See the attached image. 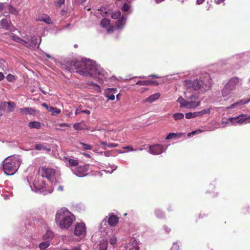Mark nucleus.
<instances>
[{"instance_id":"obj_13","label":"nucleus","mask_w":250,"mask_h":250,"mask_svg":"<svg viewBox=\"0 0 250 250\" xmlns=\"http://www.w3.org/2000/svg\"><path fill=\"white\" fill-rule=\"evenodd\" d=\"M233 90L227 85H225L222 91V96L225 100H227L231 97V94Z\"/></svg>"},{"instance_id":"obj_31","label":"nucleus","mask_w":250,"mask_h":250,"mask_svg":"<svg viewBox=\"0 0 250 250\" xmlns=\"http://www.w3.org/2000/svg\"><path fill=\"white\" fill-rule=\"evenodd\" d=\"M8 13H11L12 14H13V15H18V13H19V12L15 8H14V7H13L12 5H9V7H8Z\"/></svg>"},{"instance_id":"obj_50","label":"nucleus","mask_w":250,"mask_h":250,"mask_svg":"<svg viewBox=\"0 0 250 250\" xmlns=\"http://www.w3.org/2000/svg\"><path fill=\"white\" fill-rule=\"evenodd\" d=\"M118 146L117 144L109 143L107 145V147L109 148L115 147Z\"/></svg>"},{"instance_id":"obj_41","label":"nucleus","mask_w":250,"mask_h":250,"mask_svg":"<svg viewBox=\"0 0 250 250\" xmlns=\"http://www.w3.org/2000/svg\"><path fill=\"white\" fill-rule=\"evenodd\" d=\"M40 20H41L42 21H44L47 23H50V21H51V20H50L49 17L47 15H45L44 17H42L40 19Z\"/></svg>"},{"instance_id":"obj_56","label":"nucleus","mask_w":250,"mask_h":250,"mask_svg":"<svg viewBox=\"0 0 250 250\" xmlns=\"http://www.w3.org/2000/svg\"><path fill=\"white\" fill-rule=\"evenodd\" d=\"M64 250H81L79 247H75L73 248L72 249H65Z\"/></svg>"},{"instance_id":"obj_45","label":"nucleus","mask_w":250,"mask_h":250,"mask_svg":"<svg viewBox=\"0 0 250 250\" xmlns=\"http://www.w3.org/2000/svg\"><path fill=\"white\" fill-rule=\"evenodd\" d=\"M117 242V238L113 236L112 237L110 238L109 240V243L111 245H113L116 243Z\"/></svg>"},{"instance_id":"obj_64","label":"nucleus","mask_w":250,"mask_h":250,"mask_svg":"<svg viewBox=\"0 0 250 250\" xmlns=\"http://www.w3.org/2000/svg\"><path fill=\"white\" fill-rule=\"evenodd\" d=\"M58 190L60 191H62L63 190V187L62 186H60L58 188Z\"/></svg>"},{"instance_id":"obj_60","label":"nucleus","mask_w":250,"mask_h":250,"mask_svg":"<svg viewBox=\"0 0 250 250\" xmlns=\"http://www.w3.org/2000/svg\"><path fill=\"white\" fill-rule=\"evenodd\" d=\"M82 113H85V114H87L88 115L90 114V112L89 110H82L81 111Z\"/></svg>"},{"instance_id":"obj_55","label":"nucleus","mask_w":250,"mask_h":250,"mask_svg":"<svg viewBox=\"0 0 250 250\" xmlns=\"http://www.w3.org/2000/svg\"><path fill=\"white\" fill-rule=\"evenodd\" d=\"M114 30V27H112V26H110L108 28H107V32L108 33H111Z\"/></svg>"},{"instance_id":"obj_28","label":"nucleus","mask_w":250,"mask_h":250,"mask_svg":"<svg viewBox=\"0 0 250 250\" xmlns=\"http://www.w3.org/2000/svg\"><path fill=\"white\" fill-rule=\"evenodd\" d=\"M66 160L68 161L69 166L71 167L77 166L79 164V161L78 160L67 158Z\"/></svg>"},{"instance_id":"obj_33","label":"nucleus","mask_w":250,"mask_h":250,"mask_svg":"<svg viewBox=\"0 0 250 250\" xmlns=\"http://www.w3.org/2000/svg\"><path fill=\"white\" fill-rule=\"evenodd\" d=\"M187 101L185 99L182 98V97H180L177 100V102L180 104L181 107H185V104L187 103Z\"/></svg>"},{"instance_id":"obj_5","label":"nucleus","mask_w":250,"mask_h":250,"mask_svg":"<svg viewBox=\"0 0 250 250\" xmlns=\"http://www.w3.org/2000/svg\"><path fill=\"white\" fill-rule=\"evenodd\" d=\"M55 173V170L49 167H42L39 170V175L42 178H46L51 183H52L54 181Z\"/></svg>"},{"instance_id":"obj_10","label":"nucleus","mask_w":250,"mask_h":250,"mask_svg":"<svg viewBox=\"0 0 250 250\" xmlns=\"http://www.w3.org/2000/svg\"><path fill=\"white\" fill-rule=\"evenodd\" d=\"M74 234L78 236H85L86 234V227L84 223H77L74 230Z\"/></svg>"},{"instance_id":"obj_12","label":"nucleus","mask_w":250,"mask_h":250,"mask_svg":"<svg viewBox=\"0 0 250 250\" xmlns=\"http://www.w3.org/2000/svg\"><path fill=\"white\" fill-rule=\"evenodd\" d=\"M239 80L237 77H233L226 85L233 90L236 86L239 84Z\"/></svg>"},{"instance_id":"obj_57","label":"nucleus","mask_w":250,"mask_h":250,"mask_svg":"<svg viewBox=\"0 0 250 250\" xmlns=\"http://www.w3.org/2000/svg\"><path fill=\"white\" fill-rule=\"evenodd\" d=\"M82 111V110H81V109L80 108H78L76 110V111H75V115H78L79 114V113H82L81 111Z\"/></svg>"},{"instance_id":"obj_21","label":"nucleus","mask_w":250,"mask_h":250,"mask_svg":"<svg viewBox=\"0 0 250 250\" xmlns=\"http://www.w3.org/2000/svg\"><path fill=\"white\" fill-rule=\"evenodd\" d=\"M118 218L114 215H110L108 219V224L111 226H115L118 222Z\"/></svg>"},{"instance_id":"obj_9","label":"nucleus","mask_w":250,"mask_h":250,"mask_svg":"<svg viewBox=\"0 0 250 250\" xmlns=\"http://www.w3.org/2000/svg\"><path fill=\"white\" fill-rule=\"evenodd\" d=\"M167 147H165L161 145H154L149 146V152L153 155H159L165 151Z\"/></svg>"},{"instance_id":"obj_32","label":"nucleus","mask_w":250,"mask_h":250,"mask_svg":"<svg viewBox=\"0 0 250 250\" xmlns=\"http://www.w3.org/2000/svg\"><path fill=\"white\" fill-rule=\"evenodd\" d=\"M110 24V21L106 18L103 19L101 22V25L104 27H107Z\"/></svg>"},{"instance_id":"obj_48","label":"nucleus","mask_w":250,"mask_h":250,"mask_svg":"<svg viewBox=\"0 0 250 250\" xmlns=\"http://www.w3.org/2000/svg\"><path fill=\"white\" fill-rule=\"evenodd\" d=\"M123 148L124 149H127V151H126L127 152L136 150V149H134L130 146H125V147H123Z\"/></svg>"},{"instance_id":"obj_16","label":"nucleus","mask_w":250,"mask_h":250,"mask_svg":"<svg viewBox=\"0 0 250 250\" xmlns=\"http://www.w3.org/2000/svg\"><path fill=\"white\" fill-rule=\"evenodd\" d=\"M250 101V98H248L246 99H242L239 102H236L232 104H231L229 106L227 107V109H230L232 108H234L236 107L237 106L243 105L246 104L248 103Z\"/></svg>"},{"instance_id":"obj_17","label":"nucleus","mask_w":250,"mask_h":250,"mask_svg":"<svg viewBox=\"0 0 250 250\" xmlns=\"http://www.w3.org/2000/svg\"><path fill=\"white\" fill-rule=\"evenodd\" d=\"M9 4L7 2H0V15L6 16L8 14Z\"/></svg>"},{"instance_id":"obj_35","label":"nucleus","mask_w":250,"mask_h":250,"mask_svg":"<svg viewBox=\"0 0 250 250\" xmlns=\"http://www.w3.org/2000/svg\"><path fill=\"white\" fill-rule=\"evenodd\" d=\"M136 84L140 85H150V82L149 80L139 81L136 83Z\"/></svg>"},{"instance_id":"obj_61","label":"nucleus","mask_w":250,"mask_h":250,"mask_svg":"<svg viewBox=\"0 0 250 250\" xmlns=\"http://www.w3.org/2000/svg\"><path fill=\"white\" fill-rule=\"evenodd\" d=\"M204 1H205V0H197L196 3L199 5L201 4L202 3H203L204 2Z\"/></svg>"},{"instance_id":"obj_37","label":"nucleus","mask_w":250,"mask_h":250,"mask_svg":"<svg viewBox=\"0 0 250 250\" xmlns=\"http://www.w3.org/2000/svg\"><path fill=\"white\" fill-rule=\"evenodd\" d=\"M6 80L9 82H13L16 80V77L12 74H9L6 77Z\"/></svg>"},{"instance_id":"obj_11","label":"nucleus","mask_w":250,"mask_h":250,"mask_svg":"<svg viewBox=\"0 0 250 250\" xmlns=\"http://www.w3.org/2000/svg\"><path fill=\"white\" fill-rule=\"evenodd\" d=\"M88 165L80 166L77 167L74 171V174L78 177H82L87 175V172L89 170Z\"/></svg>"},{"instance_id":"obj_44","label":"nucleus","mask_w":250,"mask_h":250,"mask_svg":"<svg viewBox=\"0 0 250 250\" xmlns=\"http://www.w3.org/2000/svg\"><path fill=\"white\" fill-rule=\"evenodd\" d=\"M130 7V6L129 4H128L126 3H125L122 7V10L125 12H127L129 10Z\"/></svg>"},{"instance_id":"obj_49","label":"nucleus","mask_w":250,"mask_h":250,"mask_svg":"<svg viewBox=\"0 0 250 250\" xmlns=\"http://www.w3.org/2000/svg\"><path fill=\"white\" fill-rule=\"evenodd\" d=\"M179 246L176 243H173L172 247L171 248V250H178Z\"/></svg>"},{"instance_id":"obj_27","label":"nucleus","mask_w":250,"mask_h":250,"mask_svg":"<svg viewBox=\"0 0 250 250\" xmlns=\"http://www.w3.org/2000/svg\"><path fill=\"white\" fill-rule=\"evenodd\" d=\"M35 149L36 150H43H43H46L47 151H50V148H47L43 145L41 144H36L35 146Z\"/></svg>"},{"instance_id":"obj_6","label":"nucleus","mask_w":250,"mask_h":250,"mask_svg":"<svg viewBox=\"0 0 250 250\" xmlns=\"http://www.w3.org/2000/svg\"><path fill=\"white\" fill-rule=\"evenodd\" d=\"M34 187L36 188V191H39L41 193H50L53 190V188L52 187L47 186L45 182L42 179H39L37 181H36Z\"/></svg>"},{"instance_id":"obj_19","label":"nucleus","mask_w":250,"mask_h":250,"mask_svg":"<svg viewBox=\"0 0 250 250\" xmlns=\"http://www.w3.org/2000/svg\"><path fill=\"white\" fill-rule=\"evenodd\" d=\"M126 20V17L125 16H123L121 18L117 21L116 24V27L117 29H122L123 28L124 25L125 24Z\"/></svg>"},{"instance_id":"obj_15","label":"nucleus","mask_w":250,"mask_h":250,"mask_svg":"<svg viewBox=\"0 0 250 250\" xmlns=\"http://www.w3.org/2000/svg\"><path fill=\"white\" fill-rule=\"evenodd\" d=\"M117 90L115 88H109L105 90V94L108 100H114L115 99L114 94H116Z\"/></svg>"},{"instance_id":"obj_20","label":"nucleus","mask_w":250,"mask_h":250,"mask_svg":"<svg viewBox=\"0 0 250 250\" xmlns=\"http://www.w3.org/2000/svg\"><path fill=\"white\" fill-rule=\"evenodd\" d=\"M10 38H11L12 40H13L14 41L19 42L20 43H21L22 45H24L27 47H30L31 45L28 46L27 45V42L26 41L21 39L19 37H18L14 34H12L10 36Z\"/></svg>"},{"instance_id":"obj_22","label":"nucleus","mask_w":250,"mask_h":250,"mask_svg":"<svg viewBox=\"0 0 250 250\" xmlns=\"http://www.w3.org/2000/svg\"><path fill=\"white\" fill-rule=\"evenodd\" d=\"M20 112L21 113L24 114H33L35 112V110L30 107H24L21 108L19 109Z\"/></svg>"},{"instance_id":"obj_30","label":"nucleus","mask_w":250,"mask_h":250,"mask_svg":"<svg viewBox=\"0 0 250 250\" xmlns=\"http://www.w3.org/2000/svg\"><path fill=\"white\" fill-rule=\"evenodd\" d=\"M5 104H7L8 105V110L9 112H11L13 111L14 110L16 105L13 102H9L7 103H5Z\"/></svg>"},{"instance_id":"obj_58","label":"nucleus","mask_w":250,"mask_h":250,"mask_svg":"<svg viewBox=\"0 0 250 250\" xmlns=\"http://www.w3.org/2000/svg\"><path fill=\"white\" fill-rule=\"evenodd\" d=\"M61 112V110L58 108H55V109L54 110V114L55 115V114H59Z\"/></svg>"},{"instance_id":"obj_7","label":"nucleus","mask_w":250,"mask_h":250,"mask_svg":"<svg viewBox=\"0 0 250 250\" xmlns=\"http://www.w3.org/2000/svg\"><path fill=\"white\" fill-rule=\"evenodd\" d=\"M228 120L229 121V122H232L233 120L235 121V122L232 123L233 125H241L250 123V116H247L245 114H241L235 118H229L228 119Z\"/></svg>"},{"instance_id":"obj_26","label":"nucleus","mask_w":250,"mask_h":250,"mask_svg":"<svg viewBox=\"0 0 250 250\" xmlns=\"http://www.w3.org/2000/svg\"><path fill=\"white\" fill-rule=\"evenodd\" d=\"M107 242L105 240H102L100 242L99 245V250H107Z\"/></svg>"},{"instance_id":"obj_4","label":"nucleus","mask_w":250,"mask_h":250,"mask_svg":"<svg viewBox=\"0 0 250 250\" xmlns=\"http://www.w3.org/2000/svg\"><path fill=\"white\" fill-rule=\"evenodd\" d=\"M210 82L206 83L201 80H187L185 81V87L187 89H192L194 90H198L201 88L206 89L209 87Z\"/></svg>"},{"instance_id":"obj_8","label":"nucleus","mask_w":250,"mask_h":250,"mask_svg":"<svg viewBox=\"0 0 250 250\" xmlns=\"http://www.w3.org/2000/svg\"><path fill=\"white\" fill-rule=\"evenodd\" d=\"M186 98L189 100L190 101H187L185 104V107L187 108H195L199 106L201 102L200 101H196L198 99V97L195 95H191L189 97L186 96Z\"/></svg>"},{"instance_id":"obj_40","label":"nucleus","mask_w":250,"mask_h":250,"mask_svg":"<svg viewBox=\"0 0 250 250\" xmlns=\"http://www.w3.org/2000/svg\"><path fill=\"white\" fill-rule=\"evenodd\" d=\"M201 116L202 117L205 114H209L210 113V108L205 109L200 111Z\"/></svg>"},{"instance_id":"obj_54","label":"nucleus","mask_w":250,"mask_h":250,"mask_svg":"<svg viewBox=\"0 0 250 250\" xmlns=\"http://www.w3.org/2000/svg\"><path fill=\"white\" fill-rule=\"evenodd\" d=\"M151 84H154L155 85H158L159 84V83L156 81H149Z\"/></svg>"},{"instance_id":"obj_63","label":"nucleus","mask_w":250,"mask_h":250,"mask_svg":"<svg viewBox=\"0 0 250 250\" xmlns=\"http://www.w3.org/2000/svg\"><path fill=\"white\" fill-rule=\"evenodd\" d=\"M164 228L167 232V233L169 232V231L170 230V229L168 228L167 226H164Z\"/></svg>"},{"instance_id":"obj_1","label":"nucleus","mask_w":250,"mask_h":250,"mask_svg":"<svg viewBox=\"0 0 250 250\" xmlns=\"http://www.w3.org/2000/svg\"><path fill=\"white\" fill-rule=\"evenodd\" d=\"M68 70L75 69L80 74L94 77L98 75L104 79H107V73L97 65L95 62L89 59L83 60L81 61H71L67 62Z\"/></svg>"},{"instance_id":"obj_38","label":"nucleus","mask_w":250,"mask_h":250,"mask_svg":"<svg viewBox=\"0 0 250 250\" xmlns=\"http://www.w3.org/2000/svg\"><path fill=\"white\" fill-rule=\"evenodd\" d=\"M82 123H77L73 125V128L75 130H80L83 129V127L82 126Z\"/></svg>"},{"instance_id":"obj_62","label":"nucleus","mask_w":250,"mask_h":250,"mask_svg":"<svg viewBox=\"0 0 250 250\" xmlns=\"http://www.w3.org/2000/svg\"><path fill=\"white\" fill-rule=\"evenodd\" d=\"M4 78V76L2 72H0V81H2Z\"/></svg>"},{"instance_id":"obj_59","label":"nucleus","mask_w":250,"mask_h":250,"mask_svg":"<svg viewBox=\"0 0 250 250\" xmlns=\"http://www.w3.org/2000/svg\"><path fill=\"white\" fill-rule=\"evenodd\" d=\"M117 168V167L115 165H113L112 167H111V168H112V170H111V172L110 173H112L113 171L115 170H116Z\"/></svg>"},{"instance_id":"obj_25","label":"nucleus","mask_w":250,"mask_h":250,"mask_svg":"<svg viewBox=\"0 0 250 250\" xmlns=\"http://www.w3.org/2000/svg\"><path fill=\"white\" fill-rule=\"evenodd\" d=\"M54 234L50 230H47L43 236V239L45 240L50 241L53 237Z\"/></svg>"},{"instance_id":"obj_3","label":"nucleus","mask_w":250,"mask_h":250,"mask_svg":"<svg viewBox=\"0 0 250 250\" xmlns=\"http://www.w3.org/2000/svg\"><path fill=\"white\" fill-rule=\"evenodd\" d=\"M21 162L18 155L7 157L3 161L2 167L4 173L8 175H13L19 169Z\"/></svg>"},{"instance_id":"obj_51","label":"nucleus","mask_w":250,"mask_h":250,"mask_svg":"<svg viewBox=\"0 0 250 250\" xmlns=\"http://www.w3.org/2000/svg\"><path fill=\"white\" fill-rule=\"evenodd\" d=\"M47 109L49 112H52V115H55L54 113V110L55 109V108L52 106H47Z\"/></svg>"},{"instance_id":"obj_47","label":"nucleus","mask_w":250,"mask_h":250,"mask_svg":"<svg viewBox=\"0 0 250 250\" xmlns=\"http://www.w3.org/2000/svg\"><path fill=\"white\" fill-rule=\"evenodd\" d=\"M64 2V0H58V1L56 2V6L58 7H60L61 5L63 4Z\"/></svg>"},{"instance_id":"obj_24","label":"nucleus","mask_w":250,"mask_h":250,"mask_svg":"<svg viewBox=\"0 0 250 250\" xmlns=\"http://www.w3.org/2000/svg\"><path fill=\"white\" fill-rule=\"evenodd\" d=\"M28 126L30 128L40 129L41 128V123L37 121L30 122L28 124Z\"/></svg>"},{"instance_id":"obj_14","label":"nucleus","mask_w":250,"mask_h":250,"mask_svg":"<svg viewBox=\"0 0 250 250\" xmlns=\"http://www.w3.org/2000/svg\"><path fill=\"white\" fill-rule=\"evenodd\" d=\"M0 25L2 27L6 30H9L12 25V23L10 18L3 19L0 21Z\"/></svg>"},{"instance_id":"obj_36","label":"nucleus","mask_w":250,"mask_h":250,"mask_svg":"<svg viewBox=\"0 0 250 250\" xmlns=\"http://www.w3.org/2000/svg\"><path fill=\"white\" fill-rule=\"evenodd\" d=\"M121 13L120 11H115L112 13L111 17L114 19H117L121 16Z\"/></svg>"},{"instance_id":"obj_23","label":"nucleus","mask_w":250,"mask_h":250,"mask_svg":"<svg viewBox=\"0 0 250 250\" xmlns=\"http://www.w3.org/2000/svg\"><path fill=\"white\" fill-rule=\"evenodd\" d=\"M38 44V41L36 37L35 36L32 37L31 39L29 40V42H27V45L30 46V47H29V48H32L35 47Z\"/></svg>"},{"instance_id":"obj_42","label":"nucleus","mask_w":250,"mask_h":250,"mask_svg":"<svg viewBox=\"0 0 250 250\" xmlns=\"http://www.w3.org/2000/svg\"><path fill=\"white\" fill-rule=\"evenodd\" d=\"M178 136V134L176 133H170L168 134V135L166 137L167 140H169L172 139L174 137H176Z\"/></svg>"},{"instance_id":"obj_18","label":"nucleus","mask_w":250,"mask_h":250,"mask_svg":"<svg viewBox=\"0 0 250 250\" xmlns=\"http://www.w3.org/2000/svg\"><path fill=\"white\" fill-rule=\"evenodd\" d=\"M160 97V94L159 93H156L148 97L144 101V103H152L158 99Z\"/></svg>"},{"instance_id":"obj_53","label":"nucleus","mask_w":250,"mask_h":250,"mask_svg":"<svg viewBox=\"0 0 250 250\" xmlns=\"http://www.w3.org/2000/svg\"><path fill=\"white\" fill-rule=\"evenodd\" d=\"M58 125L61 127H70V126L69 125L66 124V123H61V124H59Z\"/></svg>"},{"instance_id":"obj_34","label":"nucleus","mask_w":250,"mask_h":250,"mask_svg":"<svg viewBox=\"0 0 250 250\" xmlns=\"http://www.w3.org/2000/svg\"><path fill=\"white\" fill-rule=\"evenodd\" d=\"M173 117L175 120H181L184 118V115L182 113H177L173 115Z\"/></svg>"},{"instance_id":"obj_46","label":"nucleus","mask_w":250,"mask_h":250,"mask_svg":"<svg viewBox=\"0 0 250 250\" xmlns=\"http://www.w3.org/2000/svg\"><path fill=\"white\" fill-rule=\"evenodd\" d=\"M186 118L188 119H189L193 117V113L189 112L185 114Z\"/></svg>"},{"instance_id":"obj_52","label":"nucleus","mask_w":250,"mask_h":250,"mask_svg":"<svg viewBox=\"0 0 250 250\" xmlns=\"http://www.w3.org/2000/svg\"><path fill=\"white\" fill-rule=\"evenodd\" d=\"M193 115L194 118L197 117H201L199 111L193 112Z\"/></svg>"},{"instance_id":"obj_39","label":"nucleus","mask_w":250,"mask_h":250,"mask_svg":"<svg viewBox=\"0 0 250 250\" xmlns=\"http://www.w3.org/2000/svg\"><path fill=\"white\" fill-rule=\"evenodd\" d=\"M80 145L82 146L83 148L85 150H90L92 149V147L87 144H84L83 143L81 142L80 143Z\"/></svg>"},{"instance_id":"obj_43","label":"nucleus","mask_w":250,"mask_h":250,"mask_svg":"<svg viewBox=\"0 0 250 250\" xmlns=\"http://www.w3.org/2000/svg\"><path fill=\"white\" fill-rule=\"evenodd\" d=\"M155 213L158 218H161L163 216V212L160 209H157L155 210Z\"/></svg>"},{"instance_id":"obj_2","label":"nucleus","mask_w":250,"mask_h":250,"mask_svg":"<svg viewBox=\"0 0 250 250\" xmlns=\"http://www.w3.org/2000/svg\"><path fill=\"white\" fill-rule=\"evenodd\" d=\"M74 216L66 208H63L56 214V222L61 229H67L75 221Z\"/></svg>"},{"instance_id":"obj_29","label":"nucleus","mask_w":250,"mask_h":250,"mask_svg":"<svg viewBox=\"0 0 250 250\" xmlns=\"http://www.w3.org/2000/svg\"><path fill=\"white\" fill-rule=\"evenodd\" d=\"M50 243L49 241L45 240V241L41 243L39 247L41 250H44L48 248L50 246Z\"/></svg>"}]
</instances>
